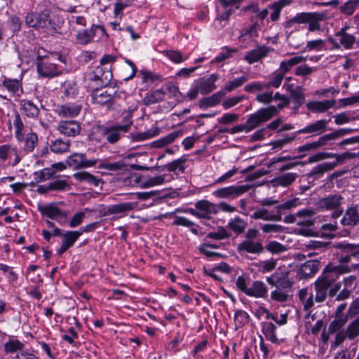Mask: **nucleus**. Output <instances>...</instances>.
Wrapping results in <instances>:
<instances>
[{
    "label": "nucleus",
    "instance_id": "a211bd4d",
    "mask_svg": "<svg viewBox=\"0 0 359 359\" xmlns=\"http://www.w3.org/2000/svg\"><path fill=\"white\" fill-rule=\"evenodd\" d=\"M332 15L327 11L321 12H311L308 21V29L310 32L319 31L321 29L320 22L330 19Z\"/></svg>",
    "mask_w": 359,
    "mask_h": 359
},
{
    "label": "nucleus",
    "instance_id": "f8f14e48",
    "mask_svg": "<svg viewBox=\"0 0 359 359\" xmlns=\"http://www.w3.org/2000/svg\"><path fill=\"white\" fill-rule=\"evenodd\" d=\"M115 92L111 90H99L97 88L91 94V100L94 104L106 105L109 109L114 102Z\"/></svg>",
    "mask_w": 359,
    "mask_h": 359
},
{
    "label": "nucleus",
    "instance_id": "7ed1b4c3",
    "mask_svg": "<svg viewBox=\"0 0 359 359\" xmlns=\"http://www.w3.org/2000/svg\"><path fill=\"white\" fill-rule=\"evenodd\" d=\"M59 56L54 53H48L42 55L39 53L37 56V72L44 78L57 76L60 74L55 62L59 60Z\"/></svg>",
    "mask_w": 359,
    "mask_h": 359
},
{
    "label": "nucleus",
    "instance_id": "e2e57ef3",
    "mask_svg": "<svg viewBox=\"0 0 359 359\" xmlns=\"http://www.w3.org/2000/svg\"><path fill=\"white\" fill-rule=\"evenodd\" d=\"M237 52L236 48H229L228 47H224L219 54L214 59L215 62H221L229 57H231L233 53Z\"/></svg>",
    "mask_w": 359,
    "mask_h": 359
},
{
    "label": "nucleus",
    "instance_id": "aec40b11",
    "mask_svg": "<svg viewBox=\"0 0 359 359\" xmlns=\"http://www.w3.org/2000/svg\"><path fill=\"white\" fill-rule=\"evenodd\" d=\"M320 262L317 260H309L302 265L297 271L299 279L312 277L319 270Z\"/></svg>",
    "mask_w": 359,
    "mask_h": 359
},
{
    "label": "nucleus",
    "instance_id": "2f4dec72",
    "mask_svg": "<svg viewBox=\"0 0 359 359\" xmlns=\"http://www.w3.org/2000/svg\"><path fill=\"white\" fill-rule=\"evenodd\" d=\"M137 207V202H126L109 205L107 208L109 214H120L129 212Z\"/></svg>",
    "mask_w": 359,
    "mask_h": 359
},
{
    "label": "nucleus",
    "instance_id": "338daca9",
    "mask_svg": "<svg viewBox=\"0 0 359 359\" xmlns=\"http://www.w3.org/2000/svg\"><path fill=\"white\" fill-rule=\"evenodd\" d=\"M288 294L283 290L277 288L271 293V298L273 301L285 302L288 299Z\"/></svg>",
    "mask_w": 359,
    "mask_h": 359
},
{
    "label": "nucleus",
    "instance_id": "20e7f679",
    "mask_svg": "<svg viewBox=\"0 0 359 359\" xmlns=\"http://www.w3.org/2000/svg\"><path fill=\"white\" fill-rule=\"evenodd\" d=\"M136 107L129 108L127 115L124 117L123 124H116L106 127L102 130V135L105 140L110 144L116 143L121 138V134L127 133L133 123L131 120V113L135 111Z\"/></svg>",
    "mask_w": 359,
    "mask_h": 359
},
{
    "label": "nucleus",
    "instance_id": "5701e85b",
    "mask_svg": "<svg viewBox=\"0 0 359 359\" xmlns=\"http://www.w3.org/2000/svg\"><path fill=\"white\" fill-rule=\"evenodd\" d=\"M81 236V233L76 231H69L62 234L61 247L57 250V255L61 256L69 248L72 247L76 241Z\"/></svg>",
    "mask_w": 359,
    "mask_h": 359
},
{
    "label": "nucleus",
    "instance_id": "8fccbe9b",
    "mask_svg": "<svg viewBox=\"0 0 359 359\" xmlns=\"http://www.w3.org/2000/svg\"><path fill=\"white\" fill-rule=\"evenodd\" d=\"M359 6V0H348L339 6L341 14L347 16L352 15Z\"/></svg>",
    "mask_w": 359,
    "mask_h": 359
},
{
    "label": "nucleus",
    "instance_id": "ddd939ff",
    "mask_svg": "<svg viewBox=\"0 0 359 359\" xmlns=\"http://www.w3.org/2000/svg\"><path fill=\"white\" fill-rule=\"evenodd\" d=\"M266 281L270 285L276 286V287L283 290L291 288L294 283V281L289 277L288 272H276L267 277Z\"/></svg>",
    "mask_w": 359,
    "mask_h": 359
},
{
    "label": "nucleus",
    "instance_id": "09e8293b",
    "mask_svg": "<svg viewBox=\"0 0 359 359\" xmlns=\"http://www.w3.org/2000/svg\"><path fill=\"white\" fill-rule=\"evenodd\" d=\"M284 78L285 76L277 69L269 76V81L266 82V88H278L281 86Z\"/></svg>",
    "mask_w": 359,
    "mask_h": 359
},
{
    "label": "nucleus",
    "instance_id": "2eb2a0df",
    "mask_svg": "<svg viewBox=\"0 0 359 359\" xmlns=\"http://www.w3.org/2000/svg\"><path fill=\"white\" fill-rule=\"evenodd\" d=\"M328 123L329 120L320 119L313 123H311V124L306 126L304 128L297 130V133H309L311 135V137L319 135L324 133L327 130Z\"/></svg>",
    "mask_w": 359,
    "mask_h": 359
},
{
    "label": "nucleus",
    "instance_id": "72a5a7b5",
    "mask_svg": "<svg viewBox=\"0 0 359 359\" xmlns=\"http://www.w3.org/2000/svg\"><path fill=\"white\" fill-rule=\"evenodd\" d=\"M126 162L123 160L116 162H109L105 160L100 162L97 168L107 170L111 172H117L126 170Z\"/></svg>",
    "mask_w": 359,
    "mask_h": 359
},
{
    "label": "nucleus",
    "instance_id": "39448f33",
    "mask_svg": "<svg viewBox=\"0 0 359 359\" xmlns=\"http://www.w3.org/2000/svg\"><path fill=\"white\" fill-rule=\"evenodd\" d=\"M344 198L339 194H330L320 198L318 202V207L321 210L332 211V217L338 218L343 212L341 207Z\"/></svg>",
    "mask_w": 359,
    "mask_h": 359
},
{
    "label": "nucleus",
    "instance_id": "c85d7f7f",
    "mask_svg": "<svg viewBox=\"0 0 359 359\" xmlns=\"http://www.w3.org/2000/svg\"><path fill=\"white\" fill-rule=\"evenodd\" d=\"M165 97L163 88L148 92L142 100L144 104L151 105L163 101Z\"/></svg>",
    "mask_w": 359,
    "mask_h": 359
},
{
    "label": "nucleus",
    "instance_id": "f257e3e1",
    "mask_svg": "<svg viewBox=\"0 0 359 359\" xmlns=\"http://www.w3.org/2000/svg\"><path fill=\"white\" fill-rule=\"evenodd\" d=\"M349 271L350 269L348 266L327 265L314 283L316 290L315 301L319 303L324 302L328 293L331 297L334 296L335 293L341 288V283L340 282L335 283L334 287L328 291L329 288L339 278V276Z\"/></svg>",
    "mask_w": 359,
    "mask_h": 359
},
{
    "label": "nucleus",
    "instance_id": "c756f323",
    "mask_svg": "<svg viewBox=\"0 0 359 359\" xmlns=\"http://www.w3.org/2000/svg\"><path fill=\"white\" fill-rule=\"evenodd\" d=\"M268 289L265 284L260 281H254L252 285L249 287L248 295L257 298L265 297L267 294Z\"/></svg>",
    "mask_w": 359,
    "mask_h": 359
},
{
    "label": "nucleus",
    "instance_id": "5fc2aeb1",
    "mask_svg": "<svg viewBox=\"0 0 359 359\" xmlns=\"http://www.w3.org/2000/svg\"><path fill=\"white\" fill-rule=\"evenodd\" d=\"M187 157L184 155L168 163L165 167L170 172H175L177 170H179L181 172H184L185 169L184 165L187 161Z\"/></svg>",
    "mask_w": 359,
    "mask_h": 359
},
{
    "label": "nucleus",
    "instance_id": "4be33fe9",
    "mask_svg": "<svg viewBox=\"0 0 359 359\" xmlns=\"http://www.w3.org/2000/svg\"><path fill=\"white\" fill-rule=\"evenodd\" d=\"M316 214L314 209L305 208L299 210L297 212V217L298 222L297 224L298 226H302L305 227H311L314 224L313 216Z\"/></svg>",
    "mask_w": 359,
    "mask_h": 359
},
{
    "label": "nucleus",
    "instance_id": "f03ea898",
    "mask_svg": "<svg viewBox=\"0 0 359 359\" xmlns=\"http://www.w3.org/2000/svg\"><path fill=\"white\" fill-rule=\"evenodd\" d=\"M302 204L298 198L288 200L285 203L277 205L271 210L262 208L257 209L251 215L250 218L253 219H262L264 221L279 222L282 220V211L291 210Z\"/></svg>",
    "mask_w": 359,
    "mask_h": 359
},
{
    "label": "nucleus",
    "instance_id": "58836bf2",
    "mask_svg": "<svg viewBox=\"0 0 359 359\" xmlns=\"http://www.w3.org/2000/svg\"><path fill=\"white\" fill-rule=\"evenodd\" d=\"M248 223L239 217H235L229 220L226 227L236 234H241L247 228Z\"/></svg>",
    "mask_w": 359,
    "mask_h": 359
},
{
    "label": "nucleus",
    "instance_id": "393cba45",
    "mask_svg": "<svg viewBox=\"0 0 359 359\" xmlns=\"http://www.w3.org/2000/svg\"><path fill=\"white\" fill-rule=\"evenodd\" d=\"M41 212L50 219H55L60 224L65 222L67 215L60 210L57 207L48 205L40 209Z\"/></svg>",
    "mask_w": 359,
    "mask_h": 359
},
{
    "label": "nucleus",
    "instance_id": "864d4df0",
    "mask_svg": "<svg viewBox=\"0 0 359 359\" xmlns=\"http://www.w3.org/2000/svg\"><path fill=\"white\" fill-rule=\"evenodd\" d=\"M163 88L164 90H165V93H169V97L170 98H174L177 102L183 101L184 96L180 91V89L177 86L172 84L171 83H168L165 84Z\"/></svg>",
    "mask_w": 359,
    "mask_h": 359
},
{
    "label": "nucleus",
    "instance_id": "6e6d98bb",
    "mask_svg": "<svg viewBox=\"0 0 359 359\" xmlns=\"http://www.w3.org/2000/svg\"><path fill=\"white\" fill-rule=\"evenodd\" d=\"M36 182H43L55 176V170L52 168H43L39 172H34Z\"/></svg>",
    "mask_w": 359,
    "mask_h": 359
},
{
    "label": "nucleus",
    "instance_id": "9d476101",
    "mask_svg": "<svg viewBox=\"0 0 359 359\" xmlns=\"http://www.w3.org/2000/svg\"><path fill=\"white\" fill-rule=\"evenodd\" d=\"M334 36L338 39L339 41L332 37L327 39V41L334 49H339L341 47L346 50L351 49L356 42L355 37L353 35L344 32L343 30L335 32Z\"/></svg>",
    "mask_w": 359,
    "mask_h": 359
},
{
    "label": "nucleus",
    "instance_id": "c03bdc74",
    "mask_svg": "<svg viewBox=\"0 0 359 359\" xmlns=\"http://www.w3.org/2000/svg\"><path fill=\"white\" fill-rule=\"evenodd\" d=\"M261 122H266L270 120L273 116L278 114V110L275 106H269L266 108H262L256 112Z\"/></svg>",
    "mask_w": 359,
    "mask_h": 359
},
{
    "label": "nucleus",
    "instance_id": "7c9ffc66",
    "mask_svg": "<svg viewBox=\"0 0 359 359\" xmlns=\"http://www.w3.org/2000/svg\"><path fill=\"white\" fill-rule=\"evenodd\" d=\"M306 60L304 56H295L288 60H283L278 70L284 76L295 65L304 62Z\"/></svg>",
    "mask_w": 359,
    "mask_h": 359
},
{
    "label": "nucleus",
    "instance_id": "1a4fd4ad",
    "mask_svg": "<svg viewBox=\"0 0 359 359\" xmlns=\"http://www.w3.org/2000/svg\"><path fill=\"white\" fill-rule=\"evenodd\" d=\"M112 77L111 71L102 66L97 67L88 75V79L95 83L96 88L107 86L111 81Z\"/></svg>",
    "mask_w": 359,
    "mask_h": 359
},
{
    "label": "nucleus",
    "instance_id": "473e14b6",
    "mask_svg": "<svg viewBox=\"0 0 359 359\" xmlns=\"http://www.w3.org/2000/svg\"><path fill=\"white\" fill-rule=\"evenodd\" d=\"M224 95L225 93L223 90H220L210 97L202 98L199 101V107L201 108H207L216 106L221 102Z\"/></svg>",
    "mask_w": 359,
    "mask_h": 359
},
{
    "label": "nucleus",
    "instance_id": "ea45409f",
    "mask_svg": "<svg viewBox=\"0 0 359 359\" xmlns=\"http://www.w3.org/2000/svg\"><path fill=\"white\" fill-rule=\"evenodd\" d=\"M23 150L27 153L34 151L38 144V136L35 133L30 132L26 135H23Z\"/></svg>",
    "mask_w": 359,
    "mask_h": 359
},
{
    "label": "nucleus",
    "instance_id": "e433bc0d",
    "mask_svg": "<svg viewBox=\"0 0 359 359\" xmlns=\"http://www.w3.org/2000/svg\"><path fill=\"white\" fill-rule=\"evenodd\" d=\"M20 109L27 117L36 118L39 114V109L32 102L23 100L20 102Z\"/></svg>",
    "mask_w": 359,
    "mask_h": 359
},
{
    "label": "nucleus",
    "instance_id": "cd10ccee",
    "mask_svg": "<svg viewBox=\"0 0 359 359\" xmlns=\"http://www.w3.org/2000/svg\"><path fill=\"white\" fill-rule=\"evenodd\" d=\"M344 226H355L359 223V212L357 206L347 208L341 220Z\"/></svg>",
    "mask_w": 359,
    "mask_h": 359
},
{
    "label": "nucleus",
    "instance_id": "423d86ee",
    "mask_svg": "<svg viewBox=\"0 0 359 359\" xmlns=\"http://www.w3.org/2000/svg\"><path fill=\"white\" fill-rule=\"evenodd\" d=\"M250 189L251 186L249 184L231 185L215 190L212 195L218 198L233 200L248 192Z\"/></svg>",
    "mask_w": 359,
    "mask_h": 359
},
{
    "label": "nucleus",
    "instance_id": "37998d69",
    "mask_svg": "<svg viewBox=\"0 0 359 359\" xmlns=\"http://www.w3.org/2000/svg\"><path fill=\"white\" fill-rule=\"evenodd\" d=\"M73 177L79 182H85L95 187H97L101 182V180L96 178L92 174L85 171L76 172L73 175Z\"/></svg>",
    "mask_w": 359,
    "mask_h": 359
},
{
    "label": "nucleus",
    "instance_id": "9b49d317",
    "mask_svg": "<svg viewBox=\"0 0 359 359\" xmlns=\"http://www.w3.org/2000/svg\"><path fill=\"white\" fill-rule=\"evenodd\" d=\"M99 161L98 158L88 159L86 154L74 153L67 158V163L74 169H81L93 167Z\"/></svg>",
    "mask_w": 359,
    "mask_h": 359
},
{
    "label": "nucleus",
    "instance_id": "79ce46f5",
    "mask_svg": "<svg viewBox=\"0 0 359 359\" xmlns=\"http://www.w3.org/2000/svg\"><path fill=\"white\" fill-rule=\"evenodd\" d=\"M166 175H157L147 180H140V187L142 189L149 188L163 184L165 181Z\"/></svg>",
    "mask_w": 359,
    "mask_h": 359
},
{
    "label": "nucleus",
    "instance_id": "13d9d810",
    "mask_svg": "<svg viewBox=\"0 0 359 359\" xmlns=\"http://www.w3.org/2000/svg\"><path fill=\"white\" fill-rule=\"evenodd\" d=\"M2 85L13 94L18 93L20 87V81L17 79L5 78L2 81Z\"/></svg>",
    "mask_w": 359,
    "mask_h": 359
},
{
    "label": "nucleus",
    "instance_id": "774afa93",
    "mask_svg": "<svg viewBox=\"0 0 359 359\" xmlns=\"http://www.w3.org/2000/svg\"><path fill=\"white\" fill-rule=\"evenodd\" d=\"M337 103L339 108L354 105L357 103H359V95H355L351 97L339 99Z\"/></svg>",
    "mask_w": 359,
    "mask_h": 359
},
{
    "label": "nucleus",
    "instance_id": "de8ad7c7",
    "mask_svg": "<svg viewBox=\"0 0 359 359\" xmlns=\"http://www.w3.org/2000/svg\"><path fill=\"white\" fill-rule=\"evenodd\" d=\"M290 98L292 99L295 105V108H299L305 102V94L302 87L296 86L294 91L290 95Z\"/></svg>",
    "mask_w": 359,
    "mask_h": 359
},
{
    "label": "nucleus",
    "instance_id": "b1692460",
    "mask_svg": "<svg viewBox=\"0 0 359 359\" xmlns=\"http://www.w3.org/2000/svg\"><path fill=\"white\" fill-rule=\"evenodd\" d=\"M195 207L199 210L203 217L201 219H210V215L218 213L217 206L207 200H201L196 203Z\"/></svg>",
    "mask_w": 359,
    "mask_h": 359
},
{
    "label": "nucleus",
    "instance_id": "412c9836",
    "mask_svg": "<svg viewBox=\"0 0 359 359\" xmlns=\"http://www.w3.org/2000/svg\"><path fill=\"white\" fill-rule=\"evenodd\" d=\"M184 133V130H177L151 142V147L163 148L173 143L177 139L181 137Z\"/></svg>",
    "mask_w": 359,
    "mask_h": 359
},
{
    "label": "nucleus",
    "instance_id": "0eeeda50",
    "mask_svg": "<svg viewBox=\"0 0 359 359\" xmlns=\"http://www.w3.org/2000/svg\"><path fill=\"white\" fill-rule=\"evenodd\" d=\"M25 22L29 27L46 29V32H51L53 29L49 15L44 13H28L25 18Z\"/></svg>",
    "mask_w": 359,
    "mask_h": 359
},
{
    "label": "nucleus",
    "instance_id": "dca6fc26",
    "mask_svg": "<svg viewBox=\"0 0 359 359\" xmlns=\"http://www.w3.org/2000/svg\"><path fill=\"white\" fill-rule=\"evenodd\" d=\"M218 76L215 74H211L208 78H199L194 81L200 93L202 95H208L217 88L215 85Z\"/></svg>",
    "mask_w": 359,
    "mask_h": 359
},
{
    "label": "nucleus",
    "instance_id": "4d7b16f0",
    "mask_svg": "<svg viewBox=\"0 0 359 359\" xmlns=\"http://www.w3.org/2000/svg\"><path fill=\"white\" fill-rule=\"evenodd\" d=\"M345 331L348 334V339L350 340H353L359 336V316L347 326Z\"/></svg>",
    "mask_w": 359,
    "mask_h": 359
},
{
    "label": "nucleus",
    "instance_id": "680f3d73",
    "mask_svg": "<svg viewBox=\"0 0 359 359\" xmlns=\"http://www.w3.org/2000/svg\"><path fill=\"white\" fill-rule=\"evenodd\" d=\"M49 188H50L51 191H61L69 190L71 187L66 180H56L49 183Z\"/></svg>",
    "mask_w": 359,
    "mask_h": 359
},
{
    "label": "nucleus",
    "instance_id": "052dcab7",
    "mask_svg": "<svg viewBox=\"0 0 359 359\" xmlns=\"http://www.w3.org/2000/svg\"><path fill=\"white\" fill-rule=\"evenodd\" d=\"M24 348V344L18 339H11L4 344V350L6 353H14Z\"/></svg>",
    "mask_w": 359,
    "mask_h": 359
},
{
    "label": "nucleus",
    "instance_id": "603ef678",
    "mask_svg": "<svg viewBox=\"0 0 359 359\" xmlns=\"http://www.w3.org/2000/svg\"><path fill=\"white\" fill-rule=\"evenodd\" d=\"M248 80V76H242L239 78H236L232 81H227L224 87L222 90L226 91V92H231L233 90L241 87L243 86L245 82H247Z\"/></svg>",
    "mask_w": 359,
    "mask_h": 359
},
{
    "label": "nucleus",
    "instance_id": "bb28decb",
    "mask_svg": "<svg viewBox=\"0 0 359 359\" xmlns=\"http://www.w3.org/2000/svg\"><path fill=\"white\" fill-rule=\"evenodd\" d=\"M336 103V101L332 100H323V101H310L306 104V107L309 110L316 113H323L332 108Z\"/></svg>",
    "mask_w": 359,
    "mask_h": 359
},
{
    "label": "nucleus",
    "instance_id": "69168bd1",
    "mask_svg": "<svg viewBox=\"0 0 359 359\" xmlns=\"http://www.w3.org/2000/svg\"><path fill=\"white\" fill-rule=\"evenodd\" d=\"M266 250L272 254H280L285 252L287 248L280 243L273 241L266 245Z\"/></svg>",
    "mask_w": 359,
    "mask_h": 359
},
{
    "label": "nucleus",
    "instance_id": "6e6552de",
    "mask_svg": "<svg viewBox=\"0 0 359 359\" xmlns=\"http://www.w3.org/2000/svg\"><path fill=\"white\" fill-rule=\"evenodd\" d=\"M336 248L341 250L339 261L341 264L359 261V245L339 243Z\"/></svg>",
    "mask_w": 359,
    "mask_h": 359
},
{
    "label": "nucleus",
    "instance_id": "bf43d9fd",
    "mask_svg": "<svg viewBox=\"0 0 359 359\" xmlns=\"http://www.w3.org/2000/svg\"><path fill=\"white\" fill-rule=\"evenodd\" d=\"M13 126L15 127V137L18 141L22 142L23 140V130H24V123L21 119L20 116L17 114L15 116V119L13 121Z\"/></svg>",
    "mask_w": 359,
    "mask_h": 359
},
{
    "label": "nucleus",
    "instance_id": "49530a36",
    "mask_svg": "<svg viewBox=\"0 0 359 359\" xmlns=\"http://www.w3.org/2000/svg\"><path fill=\"white\" fill-rule=\"evenodd\" d=\"M70 141H64L62 139H57L53 141L50 145V150L55 154H62L69 151Z\"/></svg>",
    "mask_w": 359,
    "mask_h": 359
},
{
    "label": "nucleus",
    "instance_id": "0e129e2a",
    "mask_svg": "<svg viewBox=\"0 0 359 359\" xmlns=\"http://www.w3.org/2000/svg\"><path fill=\"white\" fill-rule=\"evenodd\" d=\"M229 236V233L224 227H219L217 231L208 233L206 238L215 240H223L228 238Z\"/></svg>",
    "mask_w": 359,
    "mask_h": 359
},
{
    "label": "nucleus",
    "instance_id": "a18cd8bd",
    "mask_svg": "<svg viewBox=\"0 0 359 359\" xmlns=\"http://www.w3.org/2000/svg\"><path fill=\"white\" fill-rule=\"evenodd\" d=\"M276 327L272 323H265L262 326V332L267 340L273 344H278V339L276 332Z\"/></svg>",
    "mask_w": 359,
    "mask_h": 359
},
{
    "label": "nucleus",
    "instance_id": "f704fd0d",
    "mask_svg": "<svg viewBox=\"0 0 359 359\" xmlns=\"http://www.w3.org/2000/svg\"><path fill=\"white\" fill-rule=\"evenodd\" d=\"M330 141H332V137L329 136L328 134L324 135L321 136L317 141L305 144L298 148V151L299 152L310 151L313 149H316L319 147H321Z\"/></svg>",
    "mask_w": 359,
    "mask_h": 359
},
{
    "label": "nucleus",
    "instance_id": "4c0bfd02",
    "mask_svg": "<svg viewBox=\"0 0 359 359\" xmlns=\"http://www.w3.org/2000/svg\"><path fill=\"white\" fill-rule=\"evenodd\" d=\"M101 28L99 26H93L90 29L81 30L78 32L76 36L77 41L81 44H87L90 43L95 35V29Z\"/></svg>",
    "mask_w": 359,
    "mask_h": 359
},
{
    "label": "nucleus",
    "instance_id": "c9c22d12",
    "mask_svg": "<svg viewBox=\"0 0 359 359\" xmlns=\"http://www.w3.org/2000/svg\"><path fill=\"white\" fill-rule=\"evenodd\" d=\"M347 322L348 316L346 315H336L334 319L328 326L329 333L334 334L336 332L345 330L344 327Z\"/></svg>",
    "mask_w": 359,
    "mask_h": 359
},
{
    "label": "nucleus",
    "instance_id": "a878e982",
    "mask_svg": "<svg viewBox=\"0 0 359 359\" xmlns=\"http://www.w3.org/2000/svg\"><path fill=\"white\" fill-rule=\"evenodd\" d=\"M81 110V106L75 103H69L64 105L59 106L56 112L57 114L62 117H75Z\"/></svg>",
    "mask_w": 359,
    "mask_h": 359
},
{
    "label": "nucleus",
    "instance_id": "6ab92c4d",
    "mask_svg": "<svg viewBox=\"0 0 359 359\" xmlns=\"http://www.w3.org/2000/svg\"><path fill=\"white\" fill-rule=\"evenodd\" d=\"M273 49L266 46H259L257 48L248 52L245 56V60L249 63H255L262 58H264L267 55L272 52Z\"/></svg>",
    "mask_w": 359,
    "mask_h": 359
},
{
    "label": "nucleus",
    "instance_id": "f3484780",
    "mask_svg": "<svg viewBox=\"0 0 359 359\" xmlns=\"http://www.w3.org/2000/svg\"><path fill=\"white\" fill-rule=\"evenodd\" d=\"M57 130L68 137H74L80 133L81 126L76 121H61L57 126Z\"/></svg>",
    "mask_w": 359,
    "mask_h": 359
},
{
    "label": "nucleus",
    "instance_id": "4468645a",
    "mask_svg": "<svg viewBox=\"0 0 359 359\" xmlns=\"http://www.w3.org/2000/svg\"><path fill=\"white\" fill-rule=\"evenodd\" d=\"M264 248L260 240H244L238 244L237 251L259 255L264 252Z\"/></svg>",
    "mask_w": 359,
    "mask_h": 359
},
{
    "label": "nucleus",
    "instance_id": "3c124183",
    "mask_svg": "<svg viewBox=\"0 0 359 359\" xmlns=\"http://www.w3.org/2000/svg\"><path fill=\"white\" fill-rule=\"evenodd\" d=\"M337 164V161L323 163L314 167L311 172V175H321L326 172L333 170Z\"/></svg>",
    "mask_w": 359,
    "mask_h": 359
},
{
    "label": "nucleus",
    "instance_id": "a19ab883",
    "mask_svg": "<svg viewBox=\"0 0 359 359\" xmlns=\"http://www.w3.org/2000/svg\"><path fill=\"white\" fill-rule=\"evenodd\" d=\"M297 176V173L287 172L275 177L273 182L276 186L287 187L295 181Z\"/></svg>",
    "mask_w": 359,
    "mask_h": 359
}]
</instances>
